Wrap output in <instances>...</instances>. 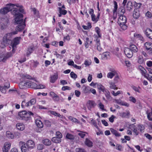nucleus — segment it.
<instances>
[{"mask_svg":"<svg viewBox=\"0 0 152 152\" xmlns=\"http://www.w3.org/2000/svg\"><path fill=\"white\" fill-rule=\"evenodd\" d=\"M6 7L9 12L13 10L12 13L15 16V18L17 16L18 17L19 14H21L20 13H23L24 12L22 6L18 4L15 5L12 4H7Z\"/></svg>","mask_w":152,"mask_h":152,"instance_id":"obj_1","label":"nucleus"},{"mask_svg":"<svg viewBox=\"0 0 152 152\" xmlns=\"http://www.w3.org/2000/svg\"><path fill=\"white\" fill-rule=\"evenodd\" d=\"M19 145L20 147L22 152H27L29 149L34 147L35 143L33 140H28L26 142L22 141L20 142Z\"/></svg>","mask_w":152,"mask_h":152,"instance_id":"obj_2","label":"nucleus"},{"mask_svg":"<svg viewBox=\"0 0 152 152\" xmlns=\"http://www.w3.org/2000/svg\"><path fill=\"white\" fill-rule=\"evenodd\" d=\"M17 34V31H15L5 34L3 36L2 41L0 43V47L1 48H4L11 41L13 35Z\"/></svg>","mask_w":152,"mask_h":152,"instance_id":"obj_3","label":"nucleus"},{"mask_svg":"<svg viewBox=\"0 0 152 152\" xmlns=\"http://www.w3.org/2000/svg\"><path fill=\"white\" fill-rule=\"evenodd\" d=\"M23 15L22 14H20L18 17L17 16L15 18V23L19 25L16 28V31H20L23 30L25 26V22L22 19Z\"/></svg>","mask_w":152,"mask_h":152,"instance_id":"obj_4","label":"nucleus"},{"mask_svg":"<svg viewBox=\"0 0 152 152\" xmlns=\"http://www.w3.org/2000/svg\"><path fill=\"white\" fill-rule=\"evenodd\" d=\"M126 21L127 19L125 15L121 14L119 15L118 23L122 30H125L127 29V26L126 24Z\"/></svg>","mask_w":152,"mask_h":152,"instance_id":"obj_5","label":"nucleus"},{"mask_svg":"<svg viewBox=\"0 0 152 152\" xmlns=\"http://www.w3.org/2000/svg\"><path fill=\"white\" fill-rule=\"evenodd\" d=\"M33 115V113L31 112H27L26 111H23L18 113V118L19 119L27 121L30 118V115Z\"/></svg>","mask_w":152,"mask_h":152,"instance_id":"obj_6","label":"nucleus"},{"mask_svg":"<svg viewBox=\"0 0 152 152\" xmlns=\"http://www.w3.org/2000/svg\"><path fill=\"white\" fill-rule=\"evenodd\" d=\"M21 38L20 37H17L15 38L11 43L10 46L12 47V51L14 53L15 51L16 46L20 43Z\"/></svg>","mask_w":152,"mask_h":152,"instance_id":"obj_7","label":"nucleus"},{"mask_svg":"<svg viewBox=\"0 0 152 152\" xmlns=\"http://www.w3.org/2000/svg\"><path fill=\"white\" fill-rule=\"evenodd\" d=\"M31 80L27 81L28 88H31L35 89L37 83L38 82L35 78H33Z\"/></svg>","mask_w":152,"mask_h":152,"instance_id":"obj_8","label":"nucleus"},{"mask_svg":"<svg viewBox=\"0 0 152 152\" xmlns=\"http://www.w3.org/2000/svg\"><path fill=\"white\" fill-rule=\"evenodd\" d=\"M86 105L88 109L91 110L96 106V103L94 101L89 100L87 102Z\"/></svg>","mask_w":152,"mask_h":152,"instance_id":"obj_9","label":"nucleus"},{"mask_svg":"<svg viewBox=\"0 0 152 152\" xmlns=\"http://www.w3.org/2000/svg\"><path fill=\"white\" fill-rule=\"evenodd\" d=\"M11 143L9 141H7L4 143L2 148L3 152H9L11 148Z\"/></svg>","mask_w":152,"mask_h":152,"instance_id":"obj_10","label":"nucleus"},{"mask_svg":"<svg viewBox=\"0 0 152 152\" xmlns=\"http://www.w3.org/2000/svg\"><path fill=\"white\" fill-rule=\"evenodd\" d=\"M124 51L125 55L127 57L131 58L133 56V53L129 48H125Z\"/></svg>","mask_w":152,"mask_h":152,"instance_id":"obj_11","label":"nucleus"},{"mask_svg":"<svg viewBox=\"0 0 152 152\" xmlns=\"http://www.w3.org/2000/svg\"><path fill=\"white\" fill-rule=\"evenodd\" d=\"M95 30L96 34H94V37L95 38L94 40H96L97 38L99 39V38L101 37L102 35L100 33V30L98 27L95 28Z\"/></svg>","mask_w":152,"mask_h":152,"instance_id":"obj_12","label":"nucleus"},{"mask_svg":"<svg viewBox=\"0 0 152 152\" xmlns=\"http://www.w3.org/2000/svg\"><path fill=\"white\" fill-rule=\"evenodd\" d=\"M110 72L107 74V78L111 79L117 73L116 71L113 69H110Z\"/></svg>","mask_w":152,"mask_h":152,"instance_id":"obj_13","label":"nucleus"},{"mask_svg":"<svg viewBox=\"0 0 152 152\" xmlns=\"http://www.w3.org/2000/svg\"><path fill=\"white\" fill-rule=\"evenodd\" d=\"M34 49V48L33 46L28 47L25 51V55L27 56H29L33 52Z\"/></svg>","mask_w":152,"mask_h":152,"instance_id":"obj_14","label":"nucleus"},{"mask_svg":"<svg viewBox=\"0 0 152 152\" xmlns=\"http://www.w3.org/2000/svg\"><path fill=\"white\" fill-rule=\"evenodd\" d=\"M49 95L55 101H57L59 100V96L54 92L52 91H50L49 93Z\"/></svg>","mask_w":152,"mask_h":152,"instance_id":"obj_15","label":"nucleus"},{"mask_svg":"<svg viewBox=\"0 0 152 152\" xmlns=\"http://www.w3.org/2000/svg\"><path fill=\"white\" fill-rule=\"evenodd\" d=\"M35 123L38 127L40 128L43 127V124L42 121V119L40 118H37L35 120Z\"/></svg>","mask_w":152,"mask_h":152,"instance_id":"obj_16","label":"nucleus"},{"mask_svg":"<svg viewBox=\"0 0 152 152\" xmlns=\"http://www.w3.org/2000/svg\"><path fill=\"white\" fill-rule=\"evenodd\" d=\"M144 47L145 49L147 51L152 50V43L150 42H146L144 43Z\"/></svg>","mask_w":152,"mask_h":152,"instance_id":"obj_17","label":"nucleus"},{"mask_svg":"<svg viewBox=\"0 0 152 152\" xmlns=\"http://www.w3.org/2000/svg\"><path fill=\"white\" fill-rule=\"evenodd\" d=\"M58 78L57 73H55L53 75H51L50 77V82L52 83H54Z\"/></svg>","mask_w":152,"mask_h":152,"instance_id":"obj_18","label":"nucleus"},{"mask_svg":"<svg viewBox=\"0 0 152 152\" xmlns=\"http://www.w3.org/2000/svg\"><path fill=\"white\" fill-rule=\"evenodd\" d=\"M110 58V53L108 52H104L102 56V58L104 60L109 59Z\"/></svg>","mask_w":152,"mask_h":152,"instance_id":"obj_19","label":"nucleus"},{"mask_svg":"<svg viewBox=\"0 0 152 152\" xmlns=\"http://www.w3.org/2000/svg\"><path fill=\"white\" fill-rule=\"evenodd\" d=\"M48 113L50 115H53L55 116L58 117L59 118H63V116L61 115V114L57 113L56 111L52 110H49L48 111Z\"/></svg>","mask_w":152,"mask_h":152,"instance_id":"obj_20","label":"nucleus"},{"mask_svg":"<svg viewBox=\"0 0 152 152\" xmlns=\"http://www.w3.org/2000/svg\"><path fill=\"white\" fill-rule=\"evenodd\" d=\"M145 34L149 39H152V31L149 28H147L145 31Z\"/></svg>","mask_w":152,"mask_h":152,"instance_id":"obj_21","label":"nucleus"},{"mask_svg":"<svg viewBox=\"0 0 152 152\" xmlns=\"http://www.w3.org/2000/svg\"><path fill=\"white\" fill-rule=\"evenodd\" d=\"M16 126L17 129L20 131H23L25 128L24 125L22 123H19L16 124Z\"/></svg>","mask_w":152,"mask_h":152,"instance_id":"obj_22","label":"nucleus"},{"mask_svg":"<svg viewBox=\"0 0 152 152\" xmlns=\"http://www.w3.org/2000/svg\"><path fill=\"white\" fill-rule=\"evenodd\" d=\"M97 107L99 109L102 111H107V110L105 108L104 105L100 101H99L97 104Z\"/></svg>","mask_w":152,"mask_h":152,"instance_id":"obj_23","label":"nucleus"},{"mask_svg":"<svg viewBox=\"0 0 152 152\" xmlns=\"http://www.w3.org/2000/svg\"><path fill=\"white\" fill-rule=\"evenodd\" d=\"M140 14L139 9H136L133 12V16L134 18L136 19H138L140 17Z\"/></svg>","mask_w":152,"mask_h":152,"instance_id":"obj_24","label":"nucleus"},{"mask_svg":"<svg viewBox=\"0 0 152 152\" xmlns=\"http://www.w3.org/2000/svg\"><path fill=\"white\" fill-rule=\"evenodd\" d=\"M82 88L83 89L82 92L83 93L86 94L90 93V87L84 85L82 87Z\"/></svg>","mask_w":152,"mask_h":152,"instance_id":"obj_25","label":"nucleus"},{"mask_svg":"<svg viewBox=\"0 0 152 152\" xmlns=\"http://www.w3.org/2000/svg\"><path fill=\"white\" fill-rule=\"evenodd\" d=\"M19 86L20 88L23 89L28 87V86L27 84V81H23L20 82L19 84Z\"/></svg>","mask_w":152,"mask_h":152,"instance_id":"obj_26","label":"nucleus"},{"mask_svg":"<svg viewBox=\"0 0 152 152\" xmlns=\"http://www.w3.org/2000/svg\"><path fill=\"white\" fill-rule=\"evenodd\" d=\"M6 136L9 139H12L14 138V134L9 131H7L6 132Z\"/></svg>","mask_w":152,"mask_h":152,"instance_id":"obj_27","label":"nucleus"},{"mask_svg":"<svg viewBox=\"0 0 152 152\" xmlns=\"http://www.w3.org/2000/svg\"><path fill=\"white\" fill-rule=\"evenodd\" d=\"M31 68H34L36 67L39 64V63L37 61H35L34 60H31L29 62Z\"/></svg>","mask_w":152,"mask_h":152,"instance_id":"obj_28","label":"nucleus"},{"mask_svg":"<svg viewBox=\"0 0 152 152\" xmlns=\"http://www.w3.org/2000/svg\"><path fill=\"white\" fill-rule=\"evenodd\" d=\"M129 48L133 53L137 52L138 50V48L137 46L134 44L131 45Z\"/></svg>","mask_w":152,"mask_h":152,"instance_id":"obj_29","label":"nucleus"},{"mask_svg":"<svg viewBox=\"0 0 152 152\" xmlns=\"http://www.w3.org/2000/svg\"><path fill=\"white\" fill-rule=\"evenodd\" d=\"M36 102V99H31L29 101L27 102L26 104V107L31 106L32 105L34 104H35Z\"/></svg>","mask_w":152,"mask_h":152,"instance_id":"obj_30","label":"nucleus"},{"mask_svg":"<svg viewBox=\"0 0 152 152\" xmlns=\"http://www.w3.org/2000/svg\"><path fill=\"white\" fill-rule=\"evenodd\" d=\"M132 88L136 92H137L139 93H141L142 92V89L140 86H132Z\"/></svg>","mask_w":152,"mask_h":152,"instance_id":"obj_31","label":"nucleus"},{"mask_svg":"<svg viewBox=\"0 0 152 152\" xmlns=\"http://www.w3.org/2000/svg\"><path fill=\"white\" fill-rule=\"evenodd\" d=\"M109 87L110 89L114 90H117L118 89V87H116V85H115L116 83L114 82H113L111 81L109 82Z\"/></svg>","mask_w":152,"mask_h":152,"instance_id":"obj_32","label":"nucleus"},{"mask_svg":"<svg viewBox=\"0 0 152 152\" xmlns=\"http://www.w3.org/2000/svg\"><path fill=\"white\" fill-rule=\"evenodd\" d=\"M138 69L140 71V72L142 75L144 76L145 75L146 73V71L145 69L141 66H139L138 67Z\"/></svg>","mask_w":152,"mask_h":152,"instance_id":"obj_33","label":"nucleus"},{"mask_svg":"<svg viewBox=\"0 0 152 152\" xmlns=\"http://www.w3.org/2000/svg\"><path fill=\"white\" fill-rule=\"evenodd\" d=\"M68 119L72 122L74 123L75 124H79L80 122L76 118L71 116H68Z\"/></svg>","mask_w":152,"mask_h":152,"instance_id":"obj_34","label":"nucleus"},{"mask_svg":"<svg viewBox=\"0 0 152 152\" xmlns=\"http://www.w3.org/2000/svg\"><path fill=\"white\" fill-rule=\"evenodd\" d=\"M94 41L96 42V44L97 46V49L99 51H101L102 50V48L100 45V39H98L97 38L96 40H94Z\"/></svg>","mask_w":152,"mask_h":152,"instance_id":"obj_35","label":"nucleus"},{"mask_svg":"<svg viewBox=\"0 0 152 152\" xmlns=\"http://www.w3.org/2000/svg\"><path fill=\"white\" fill-rule=\"evenodd\" d=\"M42 142L45 145L47 146H49L51 144V141L48 139H45L43 140L42 141Z\"/></svg>","mask_w":152,"mask_h":152,"instance_id":"obj_36","label":"nucleus"},{"mask_svg":"<svg viewBox=\"0 0 152 152\" xmlns=\"http://www.w3.org/2000/svg\"><path fill=\"white\" fill-rule=\"evenodd\" d=\"M119 115L122 117H127L130 115V112L129 111H127L126 112H121L119 113Z\"/></svg>","mask_w":152,"mask_h":152,"instance_id":"obj_37","label":"nucleus"},{"mask_svg":"<svg viewBox=\"0 0 152 152\" xmlns=\"http://www.w3.org/2000/svg\"><path fill=\"white\" fill-rule=\"evenodd\" d=\"M96 88H98V89L101 91H102L103 92H104L105 91V88L103 86L102 84L100 83H98L97 86Z\"/></svg>","mask_w":152,"mask_h":152,"instance_id":"obj_38","label":"nucleus"},{"mask_svg":"<svg viewBox=\"0 0 152 152\" xmlns=\"http://www.w3.org/2000/svg\"><path fill=\"white\" fill-rule=\"evenodd\" d=\"M148 119L150 121H152V108L151 109V112L149 110H148L146 111Z\"/></svg>","mask_w":152,"mask_h":152,"instance_id":"obj_39","label":"nucleus"},{"mask_svg":"<svg viewBox=\"0 0 152 152\" xmlns=\"http://www.w3.org/2000/svg\"><path fill=\"white\" fill-rule=\"evenodd\" d=\"M85 144L86 145L89 147H91L93 146V143L88 138L86 139L85 141Z\"/></svg>","mask_w":152,"mask_h":152,"instance_id":"obj_40","label":"nucleus"},{"mask_svg":"<svg viewBox=\"0 0 152 152\" xmlns=\"http://www.w3.org/2000/svg\"><path fill=\"white\" fill-rule=\"evenodd\" d=\"M134 36L135 39L139 40L141 41L143 40V37L140 34L135 33L134 34Z\"/></svg>","mask_w":152,"mask_h":152,"instance_id":"obj_41","label":"nucleus"},{"mask_svg":"<svg viewBox=\"0 0 152 152\" xmlns=\"http://www.w3.org/2000/svg\"><path fill=\"white\" fill-rule=\"evenodd\" d=\"M52 141L55 143H59L61 142V138L58 137H54L52 138Z\"/></svg>","mask_w":152,"mask_h":152,"instance_id":"obj_42","label":"nucleus"},{"mask_svg":"<svg viewBox=\"0 0 152 152\" xmlns=\"http://www.w3.org/2000/svg\"><path fill=\"white\" fill-rule=\"evenodd\" d=\"M45 88V86L44 85L37 83L35 89H44Z\"/></svg>","mask_w":152,"mask_h":152,"instance_id":"obj_43","label":"nucleus"},{"mask_svg":"<svg viewBox=\"0 0 152 152\" xmlns=\"http://www.w3.org/2000/svg\"><path fill=\"white\" fill-rule=\"evenodd\" d=\"M104 92L105 96L107 99L108 100H110L111 99V97L110 95V93L109 91L105 88V91Z\"/></svg>","mask_w":152,"mask_h":152,"instance_id":"obj_44","label":"nucleus"},{"mask_svg":"<svg viewBox=\"0 0 152 152\" xmlns=\"http://www.w3.org/2000/svg\"><path fill=\"white\" fill-rule=\"evenodd\" d=\"M110 130L113 134L115 135L116 137H119L121 136V134L116 131L113 128H110Z\"/></svg>","mask_w":152,"mask_h":152,"instance_id":"obj_45","label":"nucleus"},{"mask_svg":"<svg viewBox=\"0 0 152 152\" xmlns=\"http://www.w3.org/2000/svg\"><path fill=\"white\" fill-rule=\"evenodd\" d=\"M8 12H9L6 7L1 8L0 10V14H1L4 15L7 13Z\"/></svg>","mask_w":152,"mask_h":152,"instance_id":"obj_46","label":"nucleus"},{"mask_svg":"<svg viewBox=\"0 0 152 152\" xmlns=\"http://www.w3.org/2000/svg\"><path fill=\"white\" fill-rule=\"evenodd\" d=\"M113 80L114 83L116 84H117L120 82L121 80L119 76L117 74L114 77Z\"/></svg>","mask_w":152,"mask_h":152,"instance_id":"obj_47","label":"nucleus"},{"mask_svg":"<svg viewBox=\"0 0 152 152\" xmlns=\"http://www.w3.org/2000/svg\"><path fill=\"white\" fill-rule=\"evenodd\" d=\"M137 62L140 64H142L144 61V59L142 56H139L137 58Z\"/></svg>","mask_w":152,"mask_h":152,"instance_id":"obj_48","label":"nucleus"},{"mask_svg":"<svg viewBox=\"0 0 152 152\" xmlns=\"http://www.w3.org/2000/svg\"><path fill=\"white\" fill-rule=\"evenodd\" d=\"M128 100L133 103H135L137 102V99L132 96H129L128 98Z\"/></svg>","mask_w":152,"mask_h":152,"instance_id":"obj_49","label":"nucleus"},{"mask_svg":"<svg viewBox=\"0 0 152 152\" xmlns=\"http://www.w3.org/2000/svg\"><path fill=\"white\" fill-rule=\"evenodd\" d=\"M66 139L70 140H73L75 139L74 136L69 133H68L66 134Z\"/></svg>","mask_w":152,"mask_h":152,"instance_id":"obj_50","label":"nucleus"},{"mask_svg":"<svg viewBox=\"0 0 152 152\" xmlns=\"http://www.w3.org/2000/svg\"><path fill=\"white\" fill-rule=\"evenodd\" d=\"M58 11L59 13L61 14L62 15H65L67 13L66 10H64V9H62V8L60 7H59L58 8Z\"/></svg>","mask_w":152,"mask_h":152,"instance_id":"obj_51","label":"nucleus"},{"mask_svg":"<svg viewBox=\"0 0 152 152\" xmlns=\"http://www.w3.org/2000/svg\"><path fill=\"white\" fill-rule=\"evenodd\" d=\"M7 59V57L4 55L0 53V62L1 61H5Z\"/></svg>","mask_w":152,"mask_h":152,"instance_id":"obj_52","label":"nucleus"},{"mask_svg":"<svg viewBox=\"0 0 152 152\" xmlns=\"http://www.w3.org/2000/svg\"><path fill=\"white\" fill-rule=\"evenodd\" d=\"M82 27L84 29L87 30L91 28L92 26L91 23H88L87 26L83 25H82Z\"/></svg>","mask_w":152,"mask_h":152,"instance_id":"obj_53","label":"nucleus"},{"mask_svg":"<svg viewBox=\"0 0 152 152\" xmlns=\"http://www.w3.org/2000/svg\"><path fill=\"white\" fill-rule=\"evenodd\" d=\"M111 93L114 96H116L119 94H122L123 92L121 91H117L116 93H115L114 91H111Z\"/></svg>","mask_w":152,"mask_h":152,"instance_id":"obj_54","label":"nucleus"},{"mask_svg":"<svg viewBox=\"0 0 152 152\" xmlns=\"http://www.w3.org/2000/svg\"><path fill=\"white\" fill-rule=\"evenodd\" d=\"M137 128L138 130H140L141 132H143L145 128V126L142 125H139Z\"/></svg>","mask_w":152,"mask_h":152,"instance_id":"obj_55","label":"nucleus"},{"mask_svg":"<svg viewBox=\"0 0 152 152\" xmlns=\"http://www.w3.org/2000/svg\"><path fill=\"white\" fill-rule=\"evenodd\" d=\"M134 7L137 8L136 9H139L141 7V3H137L135 1L134 2Z\"/></svg>","mask_w":152,"mask_h":152,"instance_id":"obj_56","label":"nucleus"},{"mask_svg":"<svg viewBox=\"0 0 152 152\" xmlns=\"http://www.w3.org/2000/svg\"><path fill=\"white\" fill-rule=\"evenodd\" d=\"M91 124L94 125L96 128H98V126L97 124V122L94 119H92L91 121Z\"/></svg>","mask_w":152,"mask_h":152,"instance_id":"obj_57","label":"nucleus"},{"mask_svg":"<svg viewBox=\"0 0 152 152\" xmlns=\"http://www.w3.org/2000/svg\"><path fill=\"white\" fill-rule=\"evenodd\" d=\"M91 61L90 60H86L85 61L84 64L86 67L89 66L91 64Z\"/></svg>","mask_w":152,"mask_h":152,"instance_id":"obj_58","label":"nucleus"},{"mask_svg":"<svg viewBox=\"0 0 152 152\" xmlns=\"http://www.w3.org/2000/svg\"><path fill=\"white\" fill-rule=\"evenodd\" d=\"M144 77L151 82H152V75H150L146 74Z\"/></svg>","mask_w":152,"mask_h":152,"instance_id":"obj_59","label":"nucleus"},{"mask_svg":"<svg viewBox=\"0 0 152 152\" xmlns=\"http://www.w3.org/2000/svg\"><path fill=\"white\" fill-rule=\"evenodd\" d=\"M14 138H20L21 136V133L18 132H16L14 133Z\"/></svg>","mask_w":152,"mask_h":152,"instance_id":"obj_60","label":"nucleus"},{"mask_svg":"<svg viewBox=\"0 0 152 152\" xmlns=\"http://www.w3.org/2000/svg\"><path fill=\"white\" fill-rule=\"evenodd\" d=\"M71 77L75 79L77 77V75L74 72H72L70 74Z\"/></svg>","mask_w":152,"mask_h":152,"instance_id":"obj_61","label":"nucleus"},{"mask_svg":"<svg viewBox=\"0 0 152 152\" xmlns=\"http://www.w3.org/2000/svg\"><path fill=\"white\" fill-rule=\"evenodd\" d=\"M6 89L4 86H0V90L3 93L5 94L6 92Z\"/></svg>","mask_w":152,"mask_h":152,"instance_id":"obj_62","label":"nucleus"},{"mask_svg":"<svg viewBox=\"0 0 152 152\" xmlns=\"http://www.w3.org/2000/svg\"><path fill=\"white\" fill-rule=\"evenodd\" d=\"M76 152H86L84 149L81 148H77L75 149Z\"/></svg>","mask_w":152,"mask_h":152,"instance_id":"obj_63","label":"nucleus"},{"mask_svg":"<svg viewBox=\"0 0 152 152\" xmlns=\"http://www.w3.org/2000/svg\"><path fill=\"white\" fill-rule=\"evenodd\" d=\"M144 136L149 140H152V135H151L148 133H145L144 134Z\"/></svg>","mask_w":152,"mask_h":152,"instance_id":"obj_64","label":"nucleus"}]
</instances>
